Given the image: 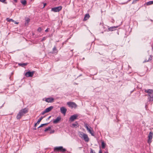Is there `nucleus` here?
Instances as JSON below:
<instances>
[{"instance_id":"nucleus-42","label":"nucleus","mask_w":153,"mask_h":153,"mask_svg":"<svg viewBox=\"0 0 153 153\" xmlns=\"http://www.w3.org/2000/svg\"><path fill=\"white\" fill-rule=\"evenodd\" d=\"M14 1L16 2H17V0H13Z\"/></svg>"},{"instance_id":"nucleus-5","label":"nucleus","mask_w":153,"mask_h":153,"mask_svg":"<svg viewBox=\"0 0 153 153\" xmlns=\"http://www.w3.org/2000/svg\"><path fill=\"white\" fill-rule=\"evenodd\" d=\"M67 104L68 106L71 108H76L77 107V105L73 102H69L67 103Z\"/></svg>"},{"instance_id":"nucleus-26","label":"nucleus","mask_w":153,"mask_h":153,"mask_svg":"<svg viewBox=\"0 0 153 153\" xmlns=\"http://www.w3.org/2000/svg\"><path fill=\"white\" fill-rule=\"evenodd\" d=\"M6 20L8 22H15V21L13 20V19H10V18H7Z\"/></svg>"},{"instance_id":"nucleus-33","label":"nucleus","mask_w":153,"mask_h":153,"mask_svg":"<svg viewBox=\"0 0 153 153\" xmlns=\"http://www.w3.org/2000/svg\"><path fill=\"white\" fill-rule=\"evenodd\" d=\"M47 113L46 112V111L45 110L44 111H43L42 113V115H44L45 113Z\"/></svg>"},{"instance_id":"nucleus-43","label":"nucleus","mask_w":153,"mask_h":153,"mask_svg":"<svg viewBox=\"0 0 153 153\" xmlns=\"http://www.w3.org/2000/svg\"><path fill=\"white\" fill-rule=\"evenodd\" d=\"M51 117V116H50V117H49L48 118V120H49V119H50Z\"/></svg>"},{"instance_id":"nucleus-44","label":"nucleus","mask_w":153,"mask_h":153,"mask_svg":"<svg viewBox=\"0 0 153 153\" xmlns=\"http://www.w3.org/2000/svg\"><path fill=\"white\" fill-rule=\"evenodd\" d=\"M104 153H108V152H105Z\"/></svg>"},{"instance_id":"nucleus-3","label":"nucleus","mask_w":153,"mask_h":153,"mask_svg":"<svg viewBox=\"0 0 153 153\" xmlns=\"http://www.w3.org/2000/svg\"><path fill=\"white\" fill-rule=\"evenodd\" d=\"M85 126L92 136H94L93 129L90 126L88 127V124L86 123L85 124Z\"/></svg>"},{"instance_id":"nucleus-39","label":"nucleus","mask_w":153,"mask_h":153,"mask_svg":"<svg viewBox=\"0 0 153 153\" xmlns=\"http://www.w3.org/2000/svg\"><path fill=\"white\" fill-rule=\"evenodd\" d=\"M14 22L15 24H18L19 23L18 22H16V21H15V22Z\"/></svg>"},{"instance_id":"nucleus-40","label":"nucleus","mask_w":153,"mask_h":153,"mask_svg":"<svg viewBox=\"0 0 153 153\" xmlns=\"http://www.w3.org/2000/svg\"><path fill=\"white\" fill-rule=\"evenodd\" d=\"M4 104V103H3V104H2V105L1 106H0V108H1L3 106Z\"/></svg>"},{"instance_id":"nucleus-8","label":"nucleus","mask_w":153,"mask_h":153,"mask_svg":"<svg viewBox=\"0 0 153 153\" xmlns=\"http://www.w3.org/2000/svg\"><path fill=\"white\" fill-rule=\"evenodd\" d=\"M34 73V71H28L25 73V76L27 77H32L33 76Z\"/></svg>"},{"instance_id":"nucleus-28","label":"nucleus","mask_w":153,"mask_h":153,"mask_svg":"<svg viewBox=\"0 0 153 153\" xmlns=\"http://www.w3.org/2000/svg\"><path fill=\"white\" fill-rule=\"evenodd\" d=\"M48 123H45V124H41V125L38 128H41V127H42L44 126L47 125L48 124Z\"/></svg>"},{"instance_id":"nucleus-37","label":"nucleus","mask_w":153,"mask_h":153,"mask_svg":"<svg viewBox=\"0 0 153 153\" xmlns=\"http://www.w3.org/2000/svg\"><path fill=\"white\" fill-rule=\"evenodd\" d=\"M99 153H102V152L101 149L99 150Z\"/></svg>"},{"instance_id":"nucleus-1","label":"nucleus","mask_w":153,"mask_h":153,"mask_svg":"<svg viewBox=\"0 0 153 153\" xmlns=\"http://www.w3.org/2000/svg\"><path fill=\"white\" fill-rule=\"evenodd\" d=\"M145 92L148 93L147 94L145 95V96H147L148 99L149 101H153V90L152 89H146L145 90Z\"/></svg>"},{"instance_id":"nucleus-25","label":"nucleus","mask_w":153,"mask_h":153,"mask_svg":"<svg viewBox=\"0 0 153 153\" xmlns=\"http://www.w3.org/2000/svg\"><path fill=\"white\" fill-rule=\"evenodd\" d=\"M153 4V1H150L146 3V4L147 5H149Z\"/></svg>"},{"instance_id":"nucleus-19","label":"nucleus","mask_w":153,"mask_h":153,"mask_svg":"<svg viewBox=\"0 0 153 153\" xmlns=\"http://www.w3.org/2000/svg\"><path fill=\"white\" fill-rule=\"evenodd\" d=\"M152 56L151 55H150L148 59H146L145 61H144L143 62L145 63L146 62H148L151 61V60H152Z\"/></svg>"},{"instance_id":"nucleus-18","label":"nucleus","mask_w":153,"mask_h":153,"mask_svg":"<svg viewBox=\"0 0 153 153\" xmlns=\"http://www.w3.org/2000/svg\"><path fill=\"white\" fill-rule=\"evenodd\" d=\"M53 108V106H51L50 107L46 108L45 110L47 112H48L51 110Z\"/></svg>"},{"instance_id":"nucleus-36","label":"nucleus","mask_w":153,"mask_h":153,"mask_svg":"<svg viewBox=\"0 0 153 153\" xmlns=\"http://www.w3.org/2000/svg\"><path fill=\"white\" fill-rule=\"evenodd\" d=\"M6 1V0H0V1L2 2H4L5 3V1Z\"/></svg>"},{"instance_id":"nucleus-14","label":"nucleus","mask_w":153,"mask_h":153,"mask_svg":"<svg viewBox=\"0 0 153 153\" xmlns=\"http://www.w3.org/2000/svg\"><path fill=\"white\" fill-rule=\"evenodd\" d=\"M25 26H27L28 25V23L30 22V19L27 17L25 18Z\"/></svg>"},{"instance_id":"nucleus-22","label":"nucleus","mask_w":153,"mask_h":153,"mask_svg":"<svg viewBox=\"0 0 153 153\" xmlns=\"http://www.w3.org/2000/svg\"><path fill=\"white\" fill-rule=\"evenodd\" d=\"M28 64L27 63H20L19 64V65L22 67H24V66L27 65Z\"/></svg>"},{"instance_id":"nucleus-2","label":"nucleus","mask_w":153,"mask_h":153,"mask_svg":"<svg viewBox=\"0 0 153 153\" xmlns=\"http://www.w3.org/2000/svg\"><path fill=\"white\" fill-rule=\"evenodd\" d=\"M28 112V109L26 108H24L21 110L17 115L16 118L17 119L19 120L22 116L24 115L25 114L27 113Z\"/></svg>"},{"instance_id":"nucleus-15","label":"nucleus","mask_w":153,"mask_h":153,"mask_svg":"<svg viewBox=\"0 0 153 153\" xmlns=\"http://www.w3.org/2000/svg\"><path fill=\"white\" fill-rule=\"evenodd\" d=\"M118 27V26H113L108 28V30L109 31H113L115 30L116 28Z\"/></svg>"},{"instance_id":"nucleus-30","label":"nucleus","mask_w":153,"mask_h":153,"mask_svg":"<svg viewBox=\"0 0 153 153\" xmlns=\"http://www.w3.org/2000/svg\"><path fill=\"white\" fill-rule=\"evenodd\" d=\"M42 30V28L40 27H39L37 29V31L39 32H40Z\"/></svg>"},{"instance_id":"nucleus-16","label":"nucleus","mask_w":153,"mask_h":153,"mask_svg":"<svg viewBox=\"0 0 153 153\" xmlns=\"http://www.w3.org/2000/svg\"><path fill=\"white\" fill-rule=\"evenodd\" d=\"M90 17V16L88 13L86 14L84 16L83 21H85L87 20Z\"/></svg>"},{"instance_id":"nucleus-6","label":"nucleus","mask_w":153,"mask_h":153,"mask_svg":"<svg viewBox=\"0 0 153 153\" xmlns=\"http://www.w3.org/2000/svg\"><path fill=\"white\" fill-rule=\"evenodd\" d=\"M62 8L61 6L53 7L51 8V11L55 12H59L62 10Z\"/></svg>"},{"instance_id":"nucleus-21","label":"nucleus","mask_w":153,"mask_h":153,"mask_svg":"<svg viewBox=\"0 0 153 153\" xmlns=\"http://www.w3.org/2000/svg\"><path fill=\"white\" fill-rule=\"evenodd\" d=\"M78 134L79 136L81 138H83V136H84L85 134L82 131H79Z\"/></svg>"},{"instance_id":"nucleus-32","label":"nucleus","mask_w":153,"mask_h":153,"mask_svg":"<svg viewBox=\"0 0 153 153\" xmlns=\"http://www.w3.org/2000/svg\"><path fill=\"white\" fill-rule=\"evenodd\" d=\"M90 153H96L92 149H91Z\"/></svg>"},{"instance_id":"nucleus-31","label":"nucleus","mask_w":153,"mask_h":153,"mask_svg":"<svg viewBox=\"0 0 153 153\" xmlns=\"http://www.w3.org/2000/svg\"><path fill=\"white\" fill-rule=\"evenodd\" d=\"M139 0H134L133 1V2H132V4H134V3H135L137 1H138Z\"/></svg>"},{"instance_id":"nucleus-12","label":"nucleus","mask_w":153,"mask_h":153,"mask_svg":"<svg viewBox=\"0 0 153 153\" xmlns=\"http://www.w3.org/2000/svg\"><path fill=\"white\" fill-rule=\"evenodd\" d=\"M83 140L86 142H88L89 141V138L87 134H85L83 136V138H82Z\"/></svg>"},{"instance_id":"nucleus-41","label":"nucleus","mask_w":153,"mask_h":153,"mask_svg":"<svg viewBox=\"0 0 153 153\" xmlns=\"http://www.w3.org/2000/svg\"><path fill=\"white\" fill-rule=\"evenodd\" d=\"M37 124H38V123H37L35 124V125H34L35 127H36V125Z\"/></svg>"},{"instance_id":"nucleus-4","label":"nucleus","mask_w":153,"mask_h":153,"mask_svg":"<svg viewBox=\"0 0 153 153\" xmlns=\"http://www.w3.org/2000/svg\"><path fill=\"white\" fill-rule=\"evenodd\" d=\"M54 150L56 152H63L65 151L66 150L65 149L63 148L62 146H59L55 147Z\"/></svg>"},{"instance_id":"nucleus-24","label":"nucleus","mask_w":153,"mask_h":153,"mask_svg":"<svg viewBox=\"0 0 153 153\" xmlns=\"http://www.w3.org/2000/svg\"><path fill=\"white\" fill-rule=\"evenodd\" d=\"M21 2L24 5H25L27 4V1L25 0H21Z\"/></svg>"},{"instance_id":"nucleus-35","label":"nucleus","mask_w":153,"mask_h":153,"mask_svg":"<svg viewBox=\"0 0 153 153\" xmlns=\"http://www.w3.org/2000/svg\"><path fill=\"white\" fill-rule=\"evenodd\" d=\"M43 3V5H44V6L43 7V8H44L45 7V6L47 4L46 3Z\"/></svg>"},{"instance_id":"nucleus-13","label":"nucleus","mask_w":153,"mask_h":153,"mask_svg":"<svg viewBox=\"0 0 153 153\" xmlns=\"http://www.w3.org/2000/svg\"><path fill=\"white\" fill-rule=\"evenodd\" d=\"M54 99L53 98L50 97L46 99L45 101L48 102H53Z\"/></svg>"},{"instance_id":"nucleus-29","label":"nucleus","mask_w":153,"mask_h":153,"mask_svg":"<svg viewBox=\"0 0 153 153\" xmlns=\"http://www.w3.org/2000/svg\"><path fill=\"white\" fill-rule=\"evenodd\" d=\"M51 128V127H48L46 128L45 129V130H44V131L45 132H46L47 131H48V130H50Z\"/></svg>"},{"instance_id":"nucleus-10","label":"nucleus","mask_w":153,"mask_h":153,"mask_svg":"<svg viewBox=\"0 0 153 153\" xmlns=\"http://www.w3.org/2000/svg\"><path fill=\"white\" fill-rule=\"evenodd\" d=\"M153 135V133L152 132H149V135L148 136L149 137V140H148V143H149L151 142V140L152 138V136Z\"/></svg>"},{"instance_id":"nucleus-20","label":"nucleus","mask_w":153,"mask_h":153,"mask_svg":"<svg viewBox=\"0 0 153 153\" xmlns=\"http://www.w3.org/2000/svg\"><path fill=\"white\" fill-rule=\"evenodd\" d=\"M58 52V51L56 48V47H54V48L53 49V51L52 52V53H57Z\"/></svg>"},{"instance_id":"nucleus-23","label":"nucleus","mask_w":153,"mask_h":153,"mask_svg":"<svg viewBox=\"0 0 153 153\" xmlns=\"http://www.w3.org/2000/svg\"><path fill=\"white\" fill-rule=\"evenodd\" d=\"M105 143L104 142V141H102L101 143V147L102 148L104 149L105 147Z\"/></svg>"},{"instance_id":"nucleus-9","label":"nucleus","mask_w":153,"mask_h":153,"mask_svg":"<svg viewBox=\"0 0 153 153\" xmlns=\"http://www.w3.org/2000/svg\"><path fill=\"white\" fill-rule=\"evenodd\" d=\"M60 111L62 113L65 115V114L67 111V109L64 107H62L60 108Z\"/></svg>"},{"instance_id":"nucleus-11","label":"nucleus","mask_w":153,"mask_h":153,"mask_svg":"<svg viewBox=\"0 0 153 153\" xmlns=\"http://www.w3.org/2000/svg\"><path fill=\"white\" fill-rule=\"evenodd\" d=\"M61 117H58L53 121V122L54 124H56L58 123L61 120Z\"/></svg>"},{"instance_id":"nucleus-27","label":"nucleus","mask_w":153,"mask_h":153,"mask_svg":"<svg viewBox=\"0 0 153 153\" xmlns=\"http://www.w3.org/2000/svg\"><path fill=\"white\" fill-rule=\"evenodd\" d=\"M44 117H41L38 120L37 122V123H38V124H39L40 121H41V120L43 119V118H44Z\"/></svg>"},{"instance_id":"nucleus-7","label":"nucleus","mask_w":153,"mask_h":153,"mask_svg":"<svg viewBox=\"0 0 153 153\" xmlns=\"http://www.w3.org/2000/svg\"><path fill=\"white\" fill-rule=\"evenodd\" d=\"M78 115L77 114H75L72 115L69 118V121L71 122L77 119Z\"/></svg>"},{"instance_id":"nucleus-38","label":"nucleus","mask_w":153,"mask_h":153,"mask_svg":"<svg viewBox=\"0 0 153 153\" xmlns=\"http://www.w3.org/2000/svg\"><path fill=\"white\" fill-rule=\"evenodd\" d=\"M54 132V130H52V131H51V133H53Z\"/></svg>"},{"instance_id":"nucleus-46","label":"nucleus","mask_w":153,"mask_h":153,"mask_svg":"<svg viewBox=\"0 0 153 153\" xmlns=\"http://www.w3.org/2000/svg\"><path fill=\"white\" fill-rule=\"evenodd\" d=\"M45 39H42V41L44 40Z\"/></svg>"},{"instance_id":"nucleus-17","label":"nucleus","mask_w":153,"mask_h":153,"mask_svg":"<svg viewBox=\"0 0 153 153\" xmlns=\"http://www.w3.org/2000/svg\"><path fill=\"white\" fill-rule=\"evenodd\" d=\"M79 126V125L77 122H76L72 124V126H71L72 127L77 128Z\"/></svg>"},{"instance_id":"nucleus-45","label":"nucleus","mask_w":153,"mask_h":153,"mask_svg":"<svg viewBox=\"0 0 153 153\" xmlns=\"http://www.w3.org/2000/svg\"><path fill=\"white\" fill-rule=\"evenodd\" d=\"M33 129H34V130H36V128H34Z\"/></svg>"},{"instance_id":"nucleus-34","label":"nucleus","mask_w":153,"mask_h":153,"mask_svg":"<svg viewBox=\"0 0 153 153\" xmlns=\"http://www.w3.org/2000/svg\"><path fill=\"white\" fill-rule=\"evenodd\" d=\"M50 30V29L49 28H47L45 30V31L46 32H48V31L49 30Z\"/></svg>"}]
</instances>
